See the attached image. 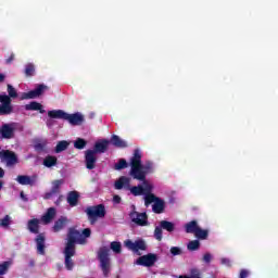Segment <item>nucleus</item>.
<instances>
[{"instance_id": "f257e3e1", "label": "nucleus", "mask_w": 278, "mask_h": 278, "mask_svg": "<svg viewBox=\"0 0 278 278\" xmlns=\"http://www.w3.org/2000/svg\"><path fill=\"white\" fill-rule=\"evenodd\" d=\"M76 244H86V239L79 236V230L75 228H70L67 231V241L64 248V265L66 270H73L75 268V262H73V257H75L77 253Z\"/></svg>"}, {"instance_id": "f03ea898", "label": "nucleus", "mask_w": 278, "mask_h": 278, "mask_svg": "<svg viewBox=\"0 0 278 278\" xmlns=\"http://www.w3.org/2000/svg\"><path fill=\"white\" fill-rule=\"evenodd\" d=\"M153 173V163L147 162L142 164V153L139 149L134 150V155L130 159V172L129 176L137 181H147V175Z\"/></svg>"}, {"instance_id": "7ed1b4c3", "label": "nucleus", "mask_w": 278, "mask_h": 278, "mask_svg": "<svg viewBox=\"0 0 278 278\" xmlns=\"http://www.w3.org/2000/svg\"><path fill=\"white\" fill-rule=\"evenodd\" d=\"M141 181L142 185L130 187L131 178L127 176H122L115 181L114 188L115 190H123V188H126L127 190H130L134 197H142V194H144L146 192H153V185H151L147 180Z\"/></svg>"}, {"instance_id": "20e7f679", "label": "nucleus", "mask_w": 278, "mask_h": 278, "mask_svg": "<svg viewBox=\"0 0 278 278\" xmlns=\"http://www.w3.org/2000/svg\"><path fill=\"white\" fill-rule=\"evenodd\" d=\"M8 94H0V116H8L14 112V106H12V99L18 98V92L12 85H7Z\"/></svg>"}, {"instance_id": "39448f33", "label": "nucleus", "mask_w": 278, "mask_h": 278, "mask_svg": "<svg viewBox=\"0 0 278 278\" xmlns=\"http://www.w3.org/2000/svg\"><path fill=\"white\" fill-rule=\"evenodd\" d=\"M48 116L50 118H61L62 121H67V123H70V125H73L74 127L84 125V122L86 121V118L84 117V114L79 112L68 114L62 110L49 111Z\"/></svg>"}, {"instance_id": "423d86ee", "label": "nucleus", "mask_w": 278, "mask_h": 278, "mask_svg": "<svg viewBox=\"0 0 278 278\" xmlns=\"http://www.w3.org/2000/svg\"><path fill=\"white\" fill-rule=\"evenodd\" d=\"M98 260L100 262V268L103 273V277H110L112 271V263L110 261V249L106 247L100 248L98 251Z\"/></svg>"}, {"instance_id": "0eeeda50", "label": "nucleus", "mask_w": 278, "mask_h": 278, "mask_svg": "<svg viewBox=\"0 0 278 278\" xmlns=\"http://www.w3.org/2000/svg\"><path fill=\"white\" fill-rule=\"evenodd\" d=\"M85 213L87 214V218L90 225H96L99 218H105V215L108 214V212L105 211L104 204L87 206V208L85 210Z\"/></svg>"}, {"instance_id": "6e6552de", "label": "nucleus", "mask_w": 278, "mask_h": 278, "mask_svg": "<svg viewBox=\"0 0 278 278\" xmlns=\"http://www.w3.org/2000/svg\"><path fill=\"white\" fill-rule=\"evenodd\" d=\"M124 245L128 251H132V253H138V251H147V242L143 239H138L135 242L131 239H127L124 241Z\"/></svg>"}, {"instance_id": "1a4fd4ad", "label": "nucleus", "mask_w": 278, "mask_h": 278, "mask_svg": "<svg viewBox=\"0 0 278 278\" xmlns=\"http://www.w3.org/2000/svg\"><path fill=\"white\" fill-rule=\"evenodd\" d=\"M45 90H49V87H47L45 84H39L35 89L28 92H23L22 100L25 101L27 99H38V97H41V94L45 93Z\"/></svg>"}, {"instance_id": "9d476101", "label": "nucleus", "mask_w": 278, "mask_h": 278, "mask_svg": "<svg viewBox=\"0 0 278 278\" xmlns=\"http://www.w3.org/2000/svg\"><path fill=\"white\" fill-rule=\"evenodd\" d=\"M130 219L138 227H147L149 225V215L147 213H139L137 211H132L130 214Z\"/></svg>"}, {"instance_id": "9b49d317", "label": "nucleus", "mask_w": 278, "mask_h": 278, "mask_svg": "<svg viewBox=\"0 0 278 278\" xmlns=\"http://www.w3.org/2000/svg\"><path fill=\"white\" fill-rule=\"evenodd\" d=\"M155 262H157V254L149 253L137 258L136 264L151 268V266H155Z\"/></svg>"}, {"instance_id": "f8f14e48", "label": "nucleus", "mask_w": 278, "mask_h": 278, "mask_svg": "<svg viewBox=\"0 0 278 278\" xmlns=\"http://www.w3.org/2000/svg\"><path fill=\"white\" fill-rule=\"evenodd\" d=\"M85 164L88 170H94L97 166V151L87 150L85 152Z\"/></svg>"}, {"instance_id": "ddd939ff", "label": "nucleus", "mask_w": 278, "mask_h": 278, "mask_svg": "<svg viewBox=\"0 0 278 278\" xmlns=\"http://www.w3.org/2000/svg\"><path fill=\"white\" fill-rule=\"evenodd\" d=\"M2 162H7V166H15L18 164V156L10 150H2Z\"/></svg>"}, {"instance_id": "4468645a", "label": "nucleus", "mask_w": 278, "mask_h": 278, "mask_svg": "<svg viewBox=\"0 0 278 278\" xmlns=\"http://www.w3.org/2000/svg\"><path fill=\"white\" fill-rule=\"evenodd\" d=\"M14 124H3L0 127V136L1 138H3L4 140H11V138H14Z\"/></svg>"}, {"instance_id": "2eb2a0df", "label": "nucleus", "mask_w": 278, "mask_h": 278, "mask_svg": "<svg viewBox=\"0 0 278 278\" xmlns=\"http://www.w3.org/2000/svg\"><path fill=\"white\" fill-rule=\"evenodd\" d=\"M46 240H47V237L45 236V232L37 235V237L35 238V242L37 244V253L39 255L46 254V250H45L47 249V247L45 245Z\"/></svg>"}, {"instance_id": "dca6fc26", "label": "nucleus", "mask_w": 278, "mask_h": 278, "mask_svg": "<svg viewBox=\"0 0 278 278\" xmlns=\"http://www.w3.org/2000/svg\"><path fill=\"white\" fill-rule=\"evenodd\" d=\"M36 179L38 176H27V175H18L16 181L21 184V186H36Z\"/></svg>"}, {"instance_id": "f3484780", "label": "nucleus", "mask_w": 278, "mask_h": 278, "mask_svg": "<svg viewBox=\"0 0 278 278\" xmlns=\"http://www.w3.org/2000/svg\"><path fill=\"white\" fill-rule=\"evenodd\" d=\"M27 229L30 233H35V235L40 233V219L38 218L29 219L27 223Z\"/></svg>"}, {"instance_id": "a211bd4d", "label": "nucleus", "mask_w": 278, "mask_h": 278, "mask_svg": "<svg viewBox=\"0 0 278 278\" xmlns=\"http://www.w3.org/2000/svg\"><path fill=\"white\" fill-rule=\"evenodd\" d=\"M24 108L27 112H39L40 114H45V112H47V111H45V109L40 104V102H37V101H33V102L26 104Z\"/></svg>"}, {"instance_id": "6ab92c4d", "label": "nucleus", "mask_w": 278, "mask_h": 278, "mask_svg": "<svg viewBox=\"0 0 278 278\" xmlns=\"http://www.w3.org/2000/svg\"><path fill=\"white\" fill-rule=\"evenodd\" d=\"M108 147H110V140L103 139L94 143L92 151H96V153H105V151H108Z\"/></svg>"}, {"instance_id": "aec40b11", "label": "nucleus", "mask_w": 278, "mask_h": 278, "mask_svg": "<svg viewBox=\"0 0 278 278\" xmlns=\"http://www.w3.org/2000/svg\"><path fill=\"white\" fill-rule=\"evenodd\" d=\"M55 214H58L55 207H49L47 212L41 216L43 225H49V223L55 218Z\"/></svg>"}, {"instance_id": "412c9836", "label": "nucleus", "mask_w": 278, "mask_h": 278, "mask_svg": "<svg viewBox=\"0 0 278 278\" xmlns=\"http://www.w3.org/2000/svg\"><path fill=\"white\" fill-rule=\"evenodd\" d=\"M110 142L113 147H116V149H127L128 147L127 141L121 139L118 135H113Z\"/></svg>"}, {"instance_id": "4be33fe9", "label": "nucleus", "mask_w": 278, "mask_h": 278, "mask_svg": "<svg viewBox=\"0 0 278 278\" xmlns=\"http://www.w3.org/2000/svg\"><path fill=\"white\" fill-rule=\"evenodd\" d=\"M67 203L71 207H77V205L79 203V192L70 191L67 193Z\"/></svg>"}, {"instance_id": "5701e85b", "label": "nucleus", "mask_w": 278, "mask_h": 278, "mask_svg": "<svg viewBox=\"0 0 278 278\" xmlns=\"http://www.w3.org/2000/svg\"><path fill=\"white\" fill-rule=\"evenodd\" d=\"M164 210H166V202H164L162 198H159L152 205V212H154V214H164Z\"/></svg>"}, {"instance_id": "b1692460", "label": "nucleus", "mask_w": 278, "mask_h": 278, "mask_svg": "<svg viewBox=\"0 0 278 278\" xmlns=\"http://www.w3.org/2000/svg\"><path fill=\"white\" fill-rule=\"evenodd\" d=\"M66 223H68V218L62 216L60 217L53 225L52 229L54 231V233H58L60 231H62V229H64V227H66Z\"/></svg>"}, {"instance_id": "393cba45", "label": "nucleus", "mask_w": 278, "mask_h": 278, "mask_svg": "<svg viewBox=\"0 0 278 278\" xmlns=\"http://www.w3.org/2000/svg\"><path fill=\"white\" fill-rule=\"evenodd\" d=\"M47 144H49L47 139H40L35 142L34 149L37 151V153H43V151H47Z\"/></svg>"}, {"instance_id": "a878e982", "label": "nucleus", "mask_w": 278, "mask_h": 278, "mask_svg": "<svg viewBox=\"0 0 278 278\" xmlns=\"http://www.w3.org/2000/svg\"><path fill=\"white\" fill-rule=\"evenodd\" d=\"M43 166H46V168H53V166H58V157L53 155H47L43 160Z\"/></svg>"}, {"instance_id": "bb28decb", "label": "nucleus", "mask_w": 278, "mask_h": 278, "mask_svg": "<svg viewBox=\"0 0 278 278\" xmlns=\"http://www.w3.org/2000/svg\"><path fill=\"white\" fill-rule=\"evenodd\" d=\"M160 198L156 197L155 194L151 192H146L144 193V205L146 207H149L151 205V203H155Z\"/></svg>"}, {"instance_id": "cd10ccee", "label": "nucleus", "mask_w": 278, "mask_h": 278, "mask_svg": "<svg viewBox=\"0 0 278 278\" xmlns=\"http://www.w3.org/2000/svg\"><path fill=\"white\" fill-rule=\"evenodd\" d=\"M199 229V224L197 223V220H191L189 223L186 224L185 226V230L186 233H195Z\"/></svg>"}, {"instance_id": "c85d7f7f", "label": "nucleus", "mask_w": 278, "mask_h": 278, "mask_svg": "<svg viewBox=\"0 0 278 278\" xmlns=\"http://www.w3.org/2000/svg\"><path fill=\"white\" fill-rule=\"evenodd\" d=\"M160 226L165 231H168L169 233H173L175 231V224L168 220H161Z\"/></svg>"}, {"instance_id": "c756f323", "label": "nucleus", "mask_w": 278, "mask_h": 278, "mask_svg": "<svg viewBox=\"0 0 278 278\" xmlns=\"http://www.w3.org/2000/svg\"><path fill=\"white\" fill-rule=\"evenodd\" d=\"M24 74L26 77H34V75H36V65H34V63L26 64Z\"/></svg>"}, {"instance_id": "7c9ffc66", "label": "nucleus", "mask_w": 278, "mask_h": 278, "mask_svg": "<svg viewBox=\"0 0 278 278\" xmlns=\"http://www.w3.org/2000/svg\"><path fill=\"white\" fill-rule=\"evenodd\" d=\"M70 146H71V142L66 140L59 141L56 143L54 151L55 153H62V151H66V149H68Z\"/></svg>"}, {"instance_id": "2f4dec72", "label": "nucleus", "mask_w": 278, "mask_h": 278, "mask_svg": "<svg viewBox=\"0 0 278 278\" xmlns=\"http://www.w3.org/2000/svg\"><path fill=\"white\" fill-rule=\"evenodd\" d=\"M194 236L195 238H198V240H207V237L210 236V231L199 227L198 230H195Z\"/></svg>"}, {"instance_id": "473e14b6", "label": "nucleus", "mask_w": 278, "mask_h": 278, "mask_svg": "<svg viewBox=\"0 0 278 278\" xmlns=\"http://www.w3.org/2000/svg\"><path fill=\"white\" fill-rule=\"evenodd\" d=\"M62 184H64V180H63V179H58V180L52 181L51 191H52L54 194H60V188H61Z\"/></svg>"}, {"instance_id": "72a5a7b5", "label": "nucleus", "mask_w": 278, "mask_h": 278, "mask_svg": "<svg viewBox=\"0 0 278 278\" xmlns=\"http://www.w3.org/2000/svg\"><path fill=\"white\" fill-rule=\"evenodd\" d=\"M187 249L188 251H199L201 249V242L199 240L189 241Z\"/></svg>"}, {"instance_id": "f704fd0d", "label": "nucleus", "mask_w": 278, "mask_h": 278, "mask_svg": "<svg viewBox=\"0 0 278 278\" xmlns=\"http://www.w3.org/2000/svg\"><path fill=\"white\" fill-rule=\"evenodd\" d=\"M111 251L116 254H121L123 251V245H121V242L118 241H113L111 242Z\"/></svg>"}, {"instance_id": "c9c22d12", "label": "nucleus", "mask_w": 278, "mask_h": 278, "mask_svg": "<svg viewBox=\"0 0 278 278\" xmlns=\"http://www.w3.org/2000/svg\"><path fill=\"white\" fill-rule=\"evenodd\" d=\"M86 144H88V142L81 138H77L74 142L75 149H79V150L86 149Z\"/></svg>"}, {"instance_id": "e433bc0d", "label": "nucleus", "mask_w": 278, "mask_h": 278, "mask_svg": "<svg viewBox=\"0 0 278 278\" xmlns=\"http://www.w3.org/2000/svg\"><path fill=\"white\" fill-rule=\"evenodd\" d=\"M162 233H163L162 226H156L154 229V238L159 242H162V238H163Z\"/></svg>"}, {"instance_id": "4c0bfd02", "label": "nucleus", "mask_w": 278, "mask_h": 278, "mask_svg": "<svg viewBox=\"0 0 278 278\" xmlns=\"http://www.w3.org/2000/svg\"><path fill=\"white\" fill-rule=\"evenodd\" d=\"M123 168H127V161L125 159H121L115 164V170H123Z\"/></svg>"}, {"instance_id": "58836bf2", "label": "nucleus", "mask_w": 278, "mask_h": 278, "mask_svg": "<svg viewBox=\"0 0 278 278\" xmlns=\"http://www.w3.org/2000/svg\"><path fill=\"white\" fill-rule=\"evenodd\" d=\"M12 223V218L10 215H5L1 220H0V227H10V224Z\"/></svg>"}, {"instance_id": "ea45409f", "label": "nucleus", "mask_w": 278, "mask_h": 278, "mask_svg": "<svg viewBox=\"0 0 278 278\" xmlns=\"http://www.w3.org/2000/svg\"><path fill=\"white\" fill-rule=\"evenodd\" d=\"M178 278H201V273H199V269H192L190 276L180 275Z\"/></svg>"}, {"instance_id": "a19ab883", "label": "nucleus", "mask_w": 278, "mask_h": 278, "mask_svg": "<svg viewBox=\"0 0 278 278\" xmlns=\"http://www.w3.org/2000/svg\"><path fill=\"white\" fill-rule=\"evenodd\" d=\"M91 235H92V230H90V228H85L83 230V233L79 232V236L83 237L86 242H87L86 238H90Z\"/></svg>"}, {"instance_id": "79ce46f5", "label": "nucleus", "mask_w": 278, "mask_h": 278, "mask_svg": "<svg viewBox=\"0 0 278 278\" xmlns=\"http://www.w3.org/2000/svg\"><path fill=\"white\" fill-rule=\"evenodd\" d=\"M170 253H172V255H181V248H178V247H172L170 248Z\"/></svg>"}, {"instance_id": "37998d69", "label": "nucleus", "mask_w": 278, "mask_h": 278, "mask_svg": "<svg viewBox=\"0 0 278 278\" xmlns=\"http://www.w3.org/2000/svg\"><path fill=\"white\" fill-rule=\"evenodd\" d=\"M220 264H223L224 266H227L228 268H231V261L229 258L223 257L220 260Z\"/></svg>"}, {"instance_id": "c03bdc74", "label": "nucleus", "mask_w": 278, "mask_h": 278, "mask_svg": "<svg viewBox=\"0 0 278 278\" xmlns=\"http://www.w3.org/2000/svg\"><path fill=\"white\" fill-rule=\"evenodd\" d=\"M203 262H205V264H210V262H212V254L211 253H205L203 255Z\"/></svg>"}, {"instance_id": "a18cd8bd", "label": "nucleus", "mask_w": 278, "mask_h": 278, "mask_svg": "<svg viewBox=\"0 0 278 278\" xmlns=\"http://www.w3.org/2000/svg\"><path fill=\"white\" fill-rule=\"evenodd\" d=\"M249 277V270L241 269L239 274V278H248Z\"/></svg>"}, {"instance_id": "49530a36", "label": "nucleus", "mask_w": 278, "mask_h": 278, "mask_svg": "<svg viewBox=\"0 0 278 278\" xmlns=\"http://www.w3.org/2000/svg\"><path fill=\"white\" fill-rule=\"evenodd\" d=\"M53 194H55L52 190L49 192L45 193L43 199L49 200L53 198Z\"/></svg>"}, {"instance_id": "de8ad7c7", "label": "nucleus", "mask_w": 278, "mask_h": 278, "mask_svg": "<svg viewBox=\"0 0 278 278\" xmlns=\"http://www.w3.org/2000/svg\"><path fill=\"white\" fill-rule=\"evenodd\" d=\"M20 197H21L22 201H24V203H27V201H29V198H27V195H25L24 191H21Z\"/></svg>"}, {"instance_id": "09e8293b", "label": "nucleus", "mask_w": 278, "mask_h": 278, "mask_svg": "<svg viewBox=\"0 0 278 278\" xmlns=\"http://www.w3.org/2000/svg\"><path fill=\"white\" fill-rule=\"evenodd\" d=\"M121 201H122L121 195H114L113 197V203L118 204V203H121Z\"/></svg>"}, {"instance_id": "8fccbe9b", "label": "nucleus", "mask_w": 278, "mask_h": 278, "mask_svg": "<svg viewBox=\"0 0 278 278\" xmlns=\"http://www.w3.org/2000/svg\"><path fill=\"white\" fill-rule=\"evenodd\" d=\"M5 62H7L8 64H12V62H14V53H12V54L10 55V58L7 59Z\"/></svg>"}, {"instance_id": "3c124183", "label": "nucleus", "mask_w": 278, "mask_h": 278, "mask_svg": "<svg viewBox=\"0 0 278 278\" xmlns=\"http://www.w3.org/2000/svg\"><path fill=\"white\" fill-rule=\"evenodd\" d=\"M5 81V74L0 73V84H3Z\"/></svg>"}, {"instance_id": "603ef678", "label": "nucleus", "mask_w": 278, "mask_h": 278, "mask_svg": "<svg viewBox=\"0 0 278 278\" xmlns=\"http://www.w3.org/2000/svg\"><path fill=\"white\" fill-rule=\"evenodd\" d=\"M62 203V195L59 197V199L55 201V205H60Z\"/></svg>"}, {"instance_id": "864d4df0", "label": "nucleus", "mask_w": 278, "mask_h": 278, "mask_svg": "<svg viewBox=\"0 0 278 278\" xmlns=\"http://www.w3.org/2000/svg\"><path fill=\"white\" fill-rule=\"evenodd\" d=\"M0 157L1 159L3 157V151H0Z\"/></svg>"}]
</instances>
